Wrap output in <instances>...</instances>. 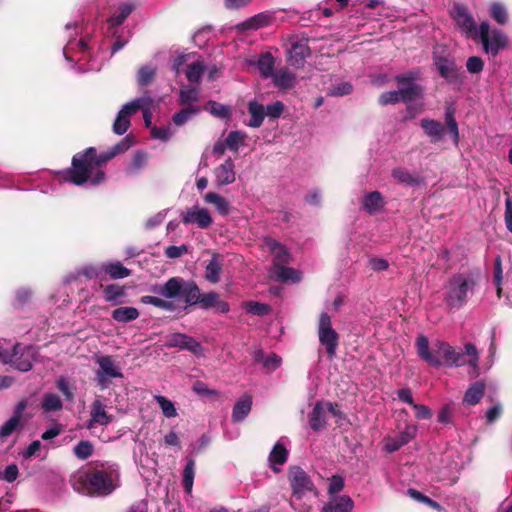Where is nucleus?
<instances>
[{
	"label": "nucleus",
	"mask_w": 512,
	"mask_h": 512,
	"mask_svg": "<svg viewBox=\"0 0 512 512\" xmlns=\"http://www.w3.org/2000/svg\"><path fill=\"white\" fill-rule=\"evenodd\" d=\"M128 147L129 144L125 139L115 145L110 151L100 155H97L95 148H87L84 153L76 154L73 157L72 169L64 171L59 179H64L78 186L85 183L97 185L105 178L102 169L103 165Z\"/></svg>",
	"instance_id": "1"
},
{
	"label": "nucleus",
	"mask_w": 512,
	"mask_h": 512,
	"mask_svg": "<svg viewBox=\"0 0 512 512\" xmlns=\"http://www.w3.org/2000/svg\"><path fill=\"white\" fill-rule=\"evenodd\" d=\"M150 291L168 299L180 300L183 308L199 304L204 309L215 308L220 313L229 311V304L220 300L216 292L201 294L193 281L180 277H172L163 284L152 285Z\"/></svg>",
	"instance_id": "2"
},
{
	"label": "nucleus",
	"mask_w": 512,
	"mask_h": 512,
	"mask_svg": "<svg viewBox=\"0 0 512 512\" xmlns=\"http://www.w3.org/2000/svg\"><path fill=\"white\" fill-rule=\"evenodd\" d=\"M119 468L112 462H94L72 480L74 490L91 496H107L119 486Z\"/></svg>",
	"instance_id": "3"
},
{
	"label": "nucleus",
	"mask_w": 512,
	"mask_h": 512,
	"mask_svg": "<svg viewBox=\"0 0 512 512\" xmlns=\"http://www.w3.org/2000/svg\"><path fill=\"white\" fill-rule=\"evenodd\" d=\"M475 285V279L470 272L453 274L443 286L445 304L451 309L463 307L473 294Z\"/></svg>",
	"instance_id": "4"
},
{
	"label": "nucleus",
	"mask_w": 512,
	"mask_h": 512,
	"mask_svg": "<svg viewBox=\"0 0 512 512\" xmlns=\"http://www.w3.org/2000/svg\"><path fill=\"white\" fill-rule=\"evenodd\" d=\"M65 30L68 35L67 44L63 48L65 59L75 64L90 59V38L83 36L78 40L76 39V36L82 32V27L77 22L68 23L65 26Z\"/></svg>",
	"instance_id": "5"
},
{
	"label": "nucleus",
	"mask_w": 512,
	"mask_h": 512,
	"mask_svg": "<svg viewBox=\"0 0 512 512\" xmlns=\"http://www.w3.org/2000/svg\"><path fill=\"white\" fill-rule=\"evenodd\" d=\"M438 352L443 354V365L447 367H460L467 364L474 371L478 368V351L471 343H467L463 351H457L449 343L438 341Z\"/></svg>",
	"instance_id": "6"
},
{
	"label": "nucleus",
	"mask_w": 512,
	"mask_h": 512,
	"mask_svg": "<svg viewBox=\"0 0 512 512\" xmlns=\"http://www.w3.org/2000/svg\"><path fill=\"white\" fill-rule=\"evenodd\" d=\"M289 482L292 488L291 505L299 512H309V506H301L298 501L304 498L307 494L317 496L314 484L308 474L298 466H293L288 474Z\"/></svg>",
	"instance_id": "7"
},
{
	"label": "nucleus",
	"mask_w": 512,
	"mask_h": 512,
	"mask_svg": "<svg viewBox=\"0 0 512 512\" xmlns=\"http://www.w3.org/2000/svg\"><path fill=\"white\" fill-rule=\"evenodd\" d=\"M484 51L495 57L508 44L507 35L500 29H491L488 21H482L478 27V35Z\"/></svg>",
	"instance_id": "8"
},
{
	"label": "nucleus",
	"mask_w": 512,
	"mask_h": 512,
	"mask_svg": "<svg viewBox=\"0 0 512 512\" xmlns=\"http://www.w3.org/2000/svg\"><path fill=\"white\" fill-rule=\"evenodd\" d=\"M95 361L98 365V369L95 372V380L101 390L108 389L112 379L123 378L121 367L112 356H97Z\"/></svg>",
	"instance_id": "9"
},
{
	"label": "nucleus",
	"mask_w": 512,
	"mask_h": 512,
	"mask_svg": "<svg viewBox=\"0 0 512 512\" xmlns=\"http://www.w3.org/2000/svg\"><path fill=\"white\" fill-rule=\"evenodd\" d=\"M318 339L325 348L326 354L329 358L336 355L339 344V334L332 326L331 316L326 312H322L319 316L317 326Z\"/></svg>",
	"instance_id": "10"
},
{
	"label": "nucleus",
	"mask_w": 512,
	"mask_h": 512,
	"mask_svg": "<svg viewBox=\"0 0 512 512\" xmlns=\"http://www.w3.org/2000/svg\"><path fill=\"white\" fill-rule=\"evenodd\" d=\"M433 60L439 75L454 88H461L464 83V75L455 60L450 56H441L436 53H434Z\"/></svg>",
	"instance_id": "11"
},
{
	"label": "nucleus",
	"mask_w": 512,
	"mask_h": 512,
	"mask_svg": "<svg viewBox=\"0 0 512 512\" xmlns=\"http://www.w3.org/2000/svg\"><path fill=\"white\" fill-rule=\"evenodd\" d=\"M452 18L466 37L476 38V35H478V27L465 5L455 4L452 10Z\"/></svg>",
	"instance_id": "12"
},
{
	"label": "nucleus",
	"mask_w": 512,
	"mask_h": 512,
	"mask_svg": "<svg viewBox=\"0 0 512 512\" xmlns=\"http://www.w3.org/2000/svg\"><path fill=\"white\" fill-rule=\"evenodd\" d=\"M415 347L417 355L430 366L436 368L443 366V354L438 352V341L430 349L428 338L424 335H419L416 338Z\"/></svg>",
	"instance_id": "13"
},
{
	"label": "nucleus",
	"mask_w": 512,
	"mask_h": 512,
	"mask_svg": "<svg viewBox=\"0 0 512 512\" xmlns=\"http://www.w3.org/2000/svg\"><path fill=\"white\" fill-rule=\"evenodd\" d=\"M419 75V70H412L395 76V80L399 84V89L404 93V97L410 101L421 97L423 93L422 87L416 83Z\"/></svg>",
	"instance_id": "14"
},
{
	"label": "nucleus",
	"mask_w": 512,
	"mask_h": 512,
	"mask_svg": "<svg viewBox=\"0 0 512 512\" xmlns=\"http://www.w3.org/2000/svg\"><path fill=\"white\" fill-rule=\"evenodd\" d=\"M20 349V343L12 345L6 340H0V362L3 364H10L21 372H27L30 370V364L26 361L20 362L16 358L20 352Z\"/></svg>",
	"instance_id": "15"
},
{
	"label": "nucleus",
	"mask_w": 512,
	"mask_h": 512,
	"mask_svg": "<svg viewBox=\"0 0 512 512\" xmlns=\"http://www.w3.org/2000/svg\"><path fill=\"white\" fill-rule=\"evenodd\" d=\"M275 22V12L264 11L260 12L248 19L238 23L236 30L239 32H245L248 30H258L272 25Z\"/></svg>",
	"instance_id": "16"
},
{
	"label": "nucleus",
	"mask_w": 512,
	"mask_h": 512,
	"mask_svg": "<svg viewBox=\"0 0 512 512\" xmlns=\"http://www.w3.org/2000/svg\"><path fill=\"white\" fill-rule=\"evenodd\" d=\"M416 434L417 426L407 425L398 435L384 439V450L388 453L395 452L415 438Z\"/></svg>",
	"instance_id": "17"
},
{
	"label": "nucleus",
	"mask_w": 512,
	"mask_h": 512,
	"mask_svg": "<svg viewBox=\"0 0 512 512\" xmlns=\"http://www.w3.org/2000/svg\"><path fill=\"white\" fill-rule=\"evenodd\" d=\"M182 221L184 224H196L199 228H208L213 220L206 208L193 207L188 209L182 215Z\"/></svg>",
	"instance_id": "18"
},
{
	"label": "nucleus",
	"mask_w": 512,
	"mask_h": 512,
	"mask_svg": "<svg viewBox=\"0 0 512 512\" xmlns=\"http://www.w3.org/2000/svg\"><path fill=\"white\" fill-rule=\"evenodd\" d=\"M105 404L100 399H95L90 409V420L87 427L92 429L96 425L106 426L113 421V416L106 411Z\"/></svg>",
	"instance_id": "19"
},
{
	"label": "nucleus",
	"mask_w": 512,
	"mask_h": 512,
	"mask_svg": "<svg viewBox=\"0 0 512 512\" xmlns=\"http://www.w3.org/2000/svg\"><path fill=\"white\" fill-rule=\"evenodd\" d=\"M215 184L225 186L232 184L236 179L235 165L231 158H228L224 163L220 164L214 171Z\"/></svg>",
	"instance_id": "20"
},
{
	"label": "nucleus",
	"mask_w": 512,
	"mask_h": 512,
	"mask_svg": "<svg viewBox=\"0 0 512 512\" xmlns=\"http://www.w3.org/2000/svg\"><path fill=\"white\" fill-rule=\"evenodd\" d=\"M266 248L273 256L272 268H277L282 265L289 263L291 256L288 250L272 238H266L264 240Z\"/></svg>",
	"instance_id": "21"
},
{
	"label": "nucleus",
	"mask_w": 512,
	"mask_h": 512,
	"mask_svg": "<svg viewBox=\"0 0 512 512\" xmlns=\"http://www.w3.org/2000/svg\"><path fill=\"white\" fill-rule=\"evenodd\" d=\"M132 104V111L133 114L137 111L141 110L143 113V118L145 125L149 127L152 123V105H153V98L148 94L145 93L141 97H138L136 99H133L131 101Z\"/></svg>",
	"instance_id": "22"
},
{
	"label": "nucleus",
	"mask_w": 512,
	"mask_h": 512,
	"mask_svg": "<svg viewBox=\"0 0 512 512\" xmlns=\"http://www.w3.org/2000/svg\"><path fill=\"white\" fill-rule=\"evenodd\" d=\"M133 115L131 101L123 105L118 112L116 119L113 123V131L118 135H123L127 132L130 126V116Z\"/></svg>",
	"instance_id": "23"
},
{
	"label": "nucleus",
	"mask_w": 512,
	"mask_h": 512,
	"mask_svg": "<svg viewBox=\"0 0 512 512\" xmlns=\"http://www.w3.org/2000/svg\"><path fill=\"white\" fill-rule=\"evenodd\" d=\"M353 501L347 495L331 496L329 502L323 507V512H351Z\"/></svg>",
	"instance_id": "24"
},
{
	"label": "nucleus",
	"mask_w": 512,
	"mask_h": 512,
	"mask_svg": "<svg viewBox=\"0 0 512 512\" xmlns=\"http://www.w3.org/2000/svg\"><path fill=\"white\" fill-rule=\"evenodd\" d=\"M420 126L423 129L424 133L431 138L432 142L440 141L445 133L444 125L436 120L423 118L420 121Z\"/></svg>",
	"instance_id": "25"
},
{
	"label": "nucleus",
	"mask_w": 512,
	"mask_h": 512,
	"mask_svg": "<svg viewBox=\"0 0 512 512\" xmlns=\"http://www.w3.org/2000/svg\"><path fill=\"white\" fill-rule=\"evenodd\" d=\"M162 297L163 298L152 295H144L140 298V302L145 305H153L159 309L169 312H173L179 307L177 303H180V300L168 299L164 296Z\"/></svg>",
	"instance_id": "26"
},
{
	"label": "nucleus",
	"mask_w": 512,
	"mask_h": 512,
	"mask_svg": "<svg viewBox=\"0 0 512 512\" xmlns=\"http://www.w3.org/2000/svg\"><path fill=\"white\" fill-rule=\"evenodd\" d=\"M287 458L288 450L285 448L281 439L274 445L273 449L270 452L268 461L271 469L275 472H279L280 469L277 466L283 465L287 461Z\"/></svg>",
	"instance_id": "27"
},
{
	"label": "nucleus",
	"mask_w": 512,
	"mask_h": 512,
	"mask_svg": "<svg viewBox=\"0 0 512 512\" xmlns=\"http://www.w3.org/2000/svg\"><path fill=\"white\" fill-rule=\"evenodd\" d=\"M271 276L281 282L291 281L297 283L301 280V273L299 270L282 265L277 268L271 269Z\"/></svg>",
	"instance_id": "28"
},
{
	"label": "nucleus",
	"mask_w": 512,
	"mask_h": 512,
	"mask_svg": "<svg viewBox=\"0 0 512 512\" xmlns=\"http://www.w3.org/2000/svg\"><path fill=\"white\" fill-rule=\"evenodd\" d=\"M383 206V197L378 191L367 193L362 199V208L371 215L378 213Z\"/></svg>",
	"instance_id": "29"
},
{
	"label": "nucleus",
	"mask_w": 512,
	"mask_h": 512,
	"mask_svg": "<svg viewBox=\"0 0 512 512\" xmlns=\"http://www.w3.org/2000/svg\"><path fill=\"white\" fill-rule=\"evenodd\" d=\"M288 61L292 66L301 67L309 55V48L304 43H294L289 49Z\"/></svg>",
	"instance_id": "30"
},
{
	"label": "nucleus",
	"mask_w": 512,
	"mask_h": 512,
	"mask_svg": "<svg viewBox=\"0 0 512 512\" xmlns=\"http://www.w3.org/2000/svg\"><path fill=\"white\" fill-rule=\"evenodd\" d=\"M204 200L206 203L213 205L220 215L227 216L230 213V203L222 195L216 192H208L204 195Z\"/></svg>",
	"instance_id": "31"
},
{
	"label": "nucleus",
	"mask_w": 512,
	"mask_h": 512,
	"mask_svg": "<svg viewBox=\"0 0 512 512\" xmlns=\"http://www.w3.org/2000/svg\"><path fill=\"white\" fill-rule=\"evenodd\" d=\"M248 111L251 115L250 120L247 122V126L252 128H258L262 125L265 118V107L257 101H250L248 105Z\"/></svg>",
	"instance_id": "32"
},
{
	"label": "nucleus",
	"mask_w": 512,
	"mask_h": 512,
	"mask_svg": "<svg viewBox=\"0 0 512 512\" xmlns=\"http://www.w3.org/2000/svg\"><path fill=\"white\" fill-rule=\"evenodd\" d=\"M133 10L134 5L131 3L120 4L108 20L109 27L114 28L120 26Z\"/></svg>",
	"instance_id": "33"
},
{
	"label": "nucleus",
	"mask_w": 512,
	"mask_h": 512,
	"mask_svg": "<svg viewBox=\"0 0 512 512\" xmlns=\"http://www.w3.org/2000/svg\"><path fill=\"white\" fill-rule=\"evenodd\" d=\"M252 398L248 395L241 397L233 407L232 418L234 421H242L251 411Z\"/></svg>",
	"instance_id": "34"
},
{
	"label": "nucleus",
	"mask_w": 512,
	"mask_h": 512,
	"mask_svg": "<svg viewBox=\"0 0 512 512\" xmlns=\"http://www.w3.org/2000/svg\"><path fill=\"white\" fill-rule=\"evenodd\" d=\"M139 311L135 307L123 306L112 311V319L119 323H128L139 317Z\"/></svg>",
	"instance_id": "35"
},
{
	"label": "nucleus",
	"mask_w": 512,
	"mask_h": 512,
	"mask_svg": "<svg viewBox=\"0 0 512 512\" xmlns=\"http://www.w3.org/2000/svg\"><path fill=\"white\" fill-rule=\"evenodd\" d=\"M200 91L197 87L184 85L179 91V104L182 106L197 105Z\"/></svg>",
	"instance_id": "36"
},
{
	"label": "nucleus",
	"mask_w": 512,
	"mask_h": 512,
	"mask_svg": "<svg viewBox=\"0 0 512 512\" xmlns=\"http://www.w3.org/2000/svg\"><path fill=\"white\" fill-rule=\"evenodd\" d=\"M274 84L281 89H289L295 85V74L288 69L283 68L278 70L272 76Z\"/></svg>",
	"instance_id": "37"
},
{
	"label": "nucleus",
	"mask_w": 512,
	"mask_h": 512,
	"mask_svg": "<svg viewBox=\"0 0 512 512\" xmlns=\"http://www.w3.org/2000/svg\"><path fill=\"white\" fill-rule=\"evenodd\" d=\"M489 15L500 25H505L509 20V13L507 6L504 3L495 1L489 5Z\"/></svg>",
	"instance_id": "38"
},
{
	"label": "nucleus",
	"mask_w": 512,
	"mask_h": 512,
	"mask_svg": "<svg viewBox=\"0 0 512 512\" xmlns=\"http://www.w3.org/2000/svg\"><path fill=\"white\" fill-rule=\"evenodd\" d=\"M392 176L398 182L407 184L409 186H418L422 182V178L419 174L411 173L403 168L394 169L392 171Z\"/></svg>",
	"instance_id": "39"
},
{
	"label": "nucleus",
	"mask_w": 512,
	"mask_h": 512,
	"mask_svg": "<svg viewBox=\"0 0 512 512\" xmlns=\"http://www.w3.org/2000/svg\"><path fill=\"white\" fill-rule=\"evenodd\" d=\"M104 299L112 304H121L125 296V289L118 284L106 285L103 288Z\"/></svg>",
	"instance_id": "40"
},
{
	"label": "nucleus",
	"mask_w": 512,
	"mask_h": 512,
	"mask_svg": "<svg viewBox=\"0 0 512 512\" xmlns=\"http://www.w3.org/2000/svg\"><path fill=\"white\" fill-rule=\"evenodd\" d=\"M200 110L201 108L198 105L185 106L183 109L173 115V123L177 126H182L187 121L196 116Z\"/></svg>",
	"instance_id": "41"
},
{
	"label": "nucleus",
	"mask_w": 512,
	"mask_h": 512,
	"mask_svg": "<svg viewBox=\"0 0 512 512\" xmlns=\"http://www.w3.org/2000/svg\"><path fill=\"white\" fill-rule=\"evenodd\" d=\"M485 391V385L482 382L473 383L466 391L464 395V403L468 405L477 404L483 397Z\"/></svg>",
	"instance_id": "42"
},
{
	"label": "nucleus",
	"mask_w": 512,
	"mask_h": 512,
	"mask_svg": "<svg viewBox=\"0 0 512 512\" xmlns=\"http://www.w3.org/2000/svg\"><path fill=\"white\" fill-rule=\"evenodd\" d=\"M274 63V57L271 53L267 52L259 56L257 60V68L262 76L270 77L274 75Z\"/></svg>",
	"instance_id": "43"
},
{
	"label": "nucleus",
	"mask_w": 512,
	"mask_h": 512,
	"mask_svg": "<svg viewBox=\"0 0 512 512\" xmlns=\"http://www.w3.org/2000/svg\"><path fill=\"white\" fill-rule=\"evenodd\" d=\"M204 70L205 66L201 61H194L188 64L185 69L186 78L190 83H199Z\"/></svg>",
	"instance_id": "44"
},
{
	"label": "nucleus",
	"mask_w": 512,
	"mask_h": 512,
	"mask_svg": "<svg viewBox=\"0 0 512 512\" xmlns=\"http://www.w3.org/2000/svg\"><path fill=\"white\" fill-rule=\"evenodd\" d=\"M22 427V421L10 417L0 426V442H4L14 432L21 430Z\"/></svg>",
	"instance_id": "45"
},
{
	"label": "nucleus",
	"mask_w": 512,
	"mask_h": 512,
	"mask_svg": "<svg viewBox=\"0 0 512 512\" xmlns=\"http://www.w3.org/2000/svg\"><path fill=\"white\" fill-rule=\"evenodd\" d=\"M325 424V408L322 403H317L310 415V426L314 430L322 428Z\"/></svg>",
	"instance_id": "46"
},
{
	"label": "nucleus",
	"mask_w": 512,
	"mask_h": 512,
	"mask_svg": "<svg viewBox=\"0 0 512 512\" xmlns=\"http://www.w3.org/2000/svg\"><path fill=\"white\" fill-rule=\"evenodd\" d=\"M247 138V135L245 132L242 131H231L226 140L225 144L226 147L231 151H238L239 147L244 144L245 140Z\"/></svg>",
	"instance_id": "47"
},
{
	"label": "nucleus",
	"mask_w": 512,
	"mask_h": 512,
	"mask_svg": "<svg viewBox=\"0 0 512 512\" xmlns=\"http://www.w3.org/2000/svg\"><path fill=\"white\" fill-rule=\"evenodd\" d=\"M104 271L113 279H122L130 275L129 269L124 267L120 262H112L104 265Z\"/></svg>",
	"instance_id": "48"
},
{
	"label": "nucleus",
	"mask_w": 512,
	"mask_h": 512,
	"mask_svg": "<svg viewBox=\"0 0 512 512\" xmlns=\"http://www.w3.org/2000/svg\"><path fill=\"white\" fill-rule=\"evenodd\" d=\"M62 406V400L57 394L46 393L43 396L42 408L45 412L58 411Z\"/></svg>",
	"instance_id": "49"
},
{
	"label": "nucleus",
	"mask_w": 512,
	"mask_h": 512,
	"mask_svg": "<svg viewBox=\"0 0 512 512\" xmlns=\"http://www.w3.org/2000/svg\"><path fill=\"white\" fill-rule=\"evenodd\" d=\"M400 101L411 102L409 99L404 97V93L399 88L398 90L385 92L379 97V103L381 105L395 104Z\"/></svg>",
	"instance_id": "50"
},
{
	"label": "nucleus",
	"mask_w": 512,
	"mask_h": 512,
	"mask_svg": "<svg viewBox=\"0 0 512 512\" xmlns=\"http://www.w3.org/2000/svg\"><path fill=\"white\" fill-rule=\"evenodd\" d=\"M445 120L447 125V130L450 133L453 143L455 146L459 144V129L458 124L454 118V112L452 109H447L445 113Z\"/></svg>",
	"instance_id": "51"
},
{
	"label": "nucleus",
	"mask_w": 512,
	"mask_h": 512,
	"mask_svg": "<svg viewBox=\"0 0 512 512\" xmlns=\"http://www.w3.org/2000/svg\"><path fill=\"white\" fill-rule=\"evenodd\" d=\"M156 68L151 65H144L139 68L137 73V83L139 86H147L154 79Z\"/></svg>",
	"instance_id": "52"
},
{
	"label": "nucleus",
	"mask_w": 512,
	"mask_h": 512,
	"mask_svg": "<svg viewBox=\"0 0 512 512\" xmlns=\"http://www.w3.org/2000/svg\"><path fill=\"white\" fill-rule=\"evenodd\" d=\"M221 264L214 256L206 266L205 277L211 283H217L220 279Z\"/></svg>",
	"instance_id": "53"
},
{
	"label": "nucleus",
	"mask_w": 512,
	"mask_h": 512,
	"mask_svg": "<svg viewBox=\"0 0 512 512\" xmlns=\"http://www.w3.org/2000/svg\"><path fill=\"white\" fill-rule=\"evenodd\" d=\"M206 110H208L213 116L228 119L231 116V110L229 106L217 103L215 101H209L206 105Z\"/></svg>",
	"instance_id": "54"
},
{
	"label": "nucleus",
	"mask_w": 512,
	"mask_h": 512,
	"mask_svg": "<svg viewBox=\"0 0 512 512\" xmlns=\"http://www.w3.org/2000/svg\"><path fill=\"white\" fill-rule=\"evenodd\" d=\"M154 399L160 406L162 413L167 418H173L177 416V410L175 408L174 403L168 398L162 395H155Z\"/></svg>",
	"instance_id": "55"
},
{
	"label": "nucleus",
	"mask_w": 512,
	"mask_h": 512,
	"mask_svg": "<svg viewBox=\"0 0 512 512\" xmlns=\"http://www.w3.org/2000/svg\"><path fill=\"white\" fill-rule=\"evenodd\" d=\"M147 154L143 151H137L132 160H131V163L130 165L128 166V168L126 169V172L128 174H135L137 173L139 170H141L145 165H146V162H147Z\"/></svg>",
	"instance_id": "56"
},
{
	"label": "nucleus",
	"mask_w": 512,
	"mask_h": 512,
	"mask_svg": "<svg viewBox=\"0 0 512 512\" xmlns=\"http://www.w3.org/2000/svg\"><path fill=\"white\" fill-rule=\"evenodd\" d=\"M37 355H38L37 347L32 346V345L23 346L21 344L20 352L16 356V358L20 362H24V361L28 362L30 364V369H31L32 368V363H33V361L36 360Z\"/></svg>",
	"instance_id": "57"
},
{
	"label": "nucleus",
	"mask_w": 512,
	"mask_h": 512,
	"mask_svg": "<svg viewBox=\"0 0 512 512\" xmlns=\"http://www.w3.org/2000/svg\"><path fill=\"white\" fill-rule=\"evenodd\" d=\"M194 467L195 463L193 460H189L183 471V487L187 493L192 491L194 481Z\"/></svg>",
	"instance_id": "58"
},
{
	"label": "nucleus",
	"mask_w": 512,
	"mask_h": 512,
	"mask_svg": "<svg viewBox=\"0 0 512 512\" xmlns=\"http://www.w3.org/2000/svg\"><path fill=\"white\" fill-rule=\"evenodd\" d=\"M73 452L78 459L86 460L93 453V445L87 440H82L74 447Z\"/></svg>",
	"instance_id": "59"
},
{
	"label": "nucleus",
	"mask_w": 512,
	"mask_h": 512,
	"mask_svg": "<svg viewBox=\"0 0 512 512\" xmlns=\"http://www.w3.org/2000/svg\"><path fill=\"white\" fill-rule=\"evenodd\" d=\"M244 308L248 313L263 316L269 313L270 307L267 304L255 301H248L244 303Z\"/></svg>",
	"instance_id": "60"
},
{
	"label": "nucleus",
	"mask_w": 512,
	"mask_h": 512,
	"mask_svg": "<svg viewBox=\"0 0 512 512\" xmlns=\"http://www.w3.org/2000/svg\"><path fill=\"white\" fill-rule=\"evenodd\" d=\"M352 92V85L349 82H341L329 88L328 94L331 96H344Z\"/></svg>",
	"instance_id": "61"
},
{
	"label": "nucleus",
	"mask_w": 512,
	"mask_h": 512,
	"mask_svg": "<svg viewBox=\"0 0 512 512\" xmlns=\"http://www.w3.org/2000/svg\"><path fill=\"white\" fill-rule=\"evenodd\" d=\"M484 68L483 60L478 56H471L466 61V69L472 74L480 73Z\"/></svg>",
	"instance_id": "62"
},
{
	"label": "nucleus",
	"mask_w": 512,
	"mask_h": 512,
	"mask_svg": "<svg viewBox=\"0 0 512 512\" xmlns=\"http://www.w3.org/2000/svg\"><path fill=\"white\" fill-rule=\"evenodd\" d=\"M284 111V104L281 101H276L265 107V115L271 119H276L281 116Z\"/></svg>",
	"instance_id": "63"
},
{
	"label": "nucleus",
	"mask_w": 512,
	"mask_h": 512,
	"mask_svg": "<svg viewBox=\"0 0 512 512\" xmlns=\"http://www.w3.org/2000/svg\"><path fill=\"white\" fill-rule=\"evenodd\" d=\"M151 135L155 139L167 141L172 137L173 131L171 130V128L169 126H162V127L155 126L151 129Z\"/></svg>",
	"instance_id": "64"
}]
</instances>
